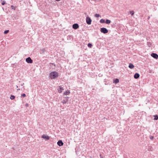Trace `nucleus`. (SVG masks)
I'll list each match as a JSON object with an SVG mask.
<instances>
[{
  "mask_svg": "<svg viewBox=\"0 0 158 158\" xmlns=\"http://www.w3.org/2000/svg\"><path fill=\"white\" fill-rule=\"evenodd\" d=\"M9 32V30H5V31H4V34H6L8 33Z\"/></svg>",
  "mask_w": 158,
  "mask_h": 158,
  "instance_id": "obj_20",
  "label": "nucleus"
},
{
  "mask_svg": "<svg viewBox=\"0 0 158 158\" xmlns=\"http://www.w3.org/2000/svg\"><path fill=\"white\" fill-rule=\"evenodd\" d=\"M111 22L110 20L108 19H106L105 23L107 24H110Z\"/></svg>",
  "mask_w": 158,
  "mask_h": 158,
  "instance_id": "obj_16",
  "label": "nucleus"
},
{
  "mask_svg": "<svg viewBox=\"0 0 158 158\" xmlns=\"http://www.w3.org/2000/svg\"><path fill=\"white\" fill-rule=\"evenodd\" d=\"M63 143L61 140H59L57 142V144L59 146H61L63 145Z\"/></svg>",
  "mask_w": 158,
  "mask_h": 158,
  "instance_id": "obj_10",
  "label": "nucleus"
},
{
  "mask_svg": "<svg viewBox=\"0 0 158 158\" xmlns=\"http://www.w3.org/2000/svg\"><path fill=\"white\" fill-rule=\"evenodd\" d=\"M24 84V83H23L21 85L22 86H23Z\"/></svg>",
  "mask_w": 158,
  "mask_h": 158,
  "instance_id": "obj_32",
  "label": "nucleus"
},
{
  "mask_svg": "<svg viewBox=\"0 0 158 158\" xmlns=\"http://www.w3.org/2000/svg\"><path fill=\"white\" fill-rule=\"evenodd\" d=\"M11 7L12 9H13L14 10L16 9V7L13 5L11 6Z\"/></svg>",
  "mask_w": 158,
  "mask_h": 158,
  "instance_id": "obj_23",
  "label": "nucleus"
},
{
  "mask_svg": "<svg viewBox=\"0 0 158 158\" xmlns=\"http://www.w3.org/2000/svg\"><path fill=\"white\" fill-rule=\"evenodd\" d=\"M50 64L54 65V66H56V65L54 64V63H50Z\"/></svg>",
  "mask_w": 158,
  "mask_h": 158,
  "instance_id": "obj_30",
  "label": "nucleus"
},
{
  "mask_svg": "<svg viewBox=\"0 0 158 158\" xmlns=\"http://www.w3.org/2000/svg\"><path fill=\"white\" fill-rule=\"evenodd\" d=\"M100 158H103V156L102 154H100Z\"/></svg>",
  "mask_w": 158,
  "mask_h": 158,
  "instance_id": "obj_28",
  "label": "nucleus"
},
{
  "mask_svg": "<svg viewBox=\"0 0 158 158\" xmlns=\"http://www.w3.org/2000/svg\"><path fill=\"white\" fill-rule=\"evenodd\" d=\"M139 76L140 75L138 73H136L134 75V77L135 78L137 79L139 77Z\"/></svg>",
  "mask_w": 158,
  "mask_h": 158,
  "instance_id": "obj_12",
  "label": "nucleus"
},
{
  "mask_svg": "<svg viewBox=\"0 0 158 158\" xmlns=\"http://www.w3.org/2000/svg\"><path fill=\"white\" fill-rule=\"evenodd\" d=\"M147 44H148V45L149 47H150L151 46V43H150V42H148Z\"/></svg>",
  "mask_w": 158,
  "mask_h": 158,
  "instance_id": "obj_27",
  "label": "nucleus"
},
{
  "mask_svg": "<svg viewBox=\"0 0 158 158\" xmlns=\"http://www.w3.org/2000/svg\"><path fill=\"white\" fill-rule=\"evenodd\" d=\"M100 31L102 33H103L104 34H106L108 33V30L106 28L102 27L100 29Z\"/></svg>",
  "mask_w": 158,
  "mask_h": 158,
  "instance_id": "obj_2",
  "label": "nucleus"
},
{
  "mask_svg": "<svg viewBox=\"0 0 158 158\" xmlns=\"http://www.w3.org/2000/svg\"><path fill=\"white\" fill-rule=\"evenodd\" d=\"M100 16V15L98 14H96L95 15V16L97 18H98Z\"/></svg>",
  "mask_w": 158,
  "mask_h": 158,
  "instance_id": "obj_24",
  "label": "nucleus"
},
{
  "mask_svg": "<svg viewBox=\"0 0 158 158\" xmlns=\"http://www.w3.org/2000/svg\"><path fill=\"white\" fill-rule=\"evenodd\" d=\"M100 22L101 23H105V21L104 19H102L100 20Z\"/></svg>",
  "mask_w": 158,
  "mask_h": 158,
  "instance_id": "obj_18",
  "label": "nucleus"
},
{
  "mask_svg": "<svg viewBox=\"0 0 158 158\" xmlns=\"http://www.w3.org/2000/svg\"><path fill=\"white\" fill-rule=\"evenodd\" d=\"M16 87H17V88H18V86H16Z\"/></svg>",
  "mask_w": 158,
  "mask_h": 158,
  "instance_id": "obj_34",
  "label": "nucleus"
},
{
  "mask_svg": "<svg viewBox=\"0 0 158 158\" xmlns=\"http://www.w3.org/2000/svg\"><path fill=\"white\" fill-rule=\"evenodd\" d=\"M70 93V91L69 90H66L64 93V94L65 95H69Z\"/></svg>",
  "mask_w": 158,
  "mask_h": 158,
  "instance_id": "obj_15",
  "label": "nucleus"
},
{
  "mask_svg": "<svg viewBox=\"0 0 158 158\" xmlns=\"http://www.w3.org/2000/svg\"><path fill=\"white\" fill-rule=\"evenodd\" d=\"M92 45L91 44V43H89L88 44V46L89 47L91 48L92 46Z\"/></svg>",
  "mask_w": 158,
  "mask_h": 158,
  "instance_id": "obj_22",
  "label": "nucleus"
},
{
  "mask_svg": "<svg viewBox=\"0 0 158 158\" xmlns=\"http://www.w3.org/2000/svg\"><path fill=\"white\" fill-rule=\"evenodd\" d=\"M151 56L153 58L157 59L158 58V55L155 53H152L151 54Z\"/></svg>",
  "mask_w": 158,
  "mask_h": 158,
  "instance_id": "obj_7",
  "label": "nucleus"
},
{
  "mask_svg": "<svg viewBox=\"0 0 158 158\" xmlns=\"http://www.w3.org/2000/svg\"><path fill=\"white\" fill-rule=\"evenodd\" d=\"M40 54H44L45 52H48L47 50L45 48H42L40 50Z\"/></svg>",
  "mask_w": 158,
  "mask_h": 158,
  "instance_id": "obj_8",
  "label": "nucleus"
},
{
  "mask_svg": "<svg viewBox=\"0 0 158 158\" xmlns=\"http://www.w3.org/2000/svg\"><path fill=\"white\" fill-rule=\"evenodd\" d=\"M26 61L28 63L31 64L33 62L32 60L31 59L30 57H28L26 59Z\"/></svg>",
  "mask_w": 158,
  "mask_h": 158,
  "instance_id": "obj_4",
  "label": "nucleus"
},
{
  "mask_svg": "<svg viewBox=\"0 0 158 158\" xmlns=\"http://www.w3.org/2000/svg\"><path fill=\"white\" fill-rule=\"evenodd\" d=\"M17 90H20V89H17Z\"/></svg>",
  "mask_w": 158,
  "mask_h": 158,
  "instance_id": "obj_33",
  "label": "nucleus"
},
{
  "mask_svg": "<svg viewBox=\"0 0 158 158\" xmlns=\"http://www.w3.org/2000/svg\"><path fill=\"white\" fill-rule=\"evenodd\" d=\"M63 89H64L61 86H59L58 88L57 89L58 92L59 93L62 92V90H63Z\"/></svg>",
  "mask_w": 158,
  "mask_h": 158,
  "instance_id": "obj_11",
  "label": "nucleus"
},
{
  "mask_svg": "<svg viewBox=\"0 0 158 158\" xmlns=\"http://www.w3.org/2000/svg\"><path fill=\"white\" fill-rule=\"evenodd\" d=\"M2 5H4L6 3V2L4 0H2Z\"/></svg>",
  "mask_w": 158,
  "mask_h": 158,
  "instance_id": "obj_21",
  "label": "nucleus"
},
{
  "mask_svg": "<svg viewBox=\"0 0 158 158\" xmlns=\"http://www.w3.org/2000/svg\"><path fill=\"white\" fill-rule=\"evenodd\" d=\"M150 138L152 140L153 139L154 137L153 136H151Z\"/></svg>",
  "mask_w": 158,
  "mask_h": 158,
  "instance_id": "obj_29",
  "label": "nucleus"
},
{
  "mask_svg": "<svg viewBox=\"0 0 158 158\" xmlns=\"http://www.w3.org/2000/svg\"><path fill=\"white\" fill-rule=\"evenodd\" d=\"M21 96L23 97H25L26 96V95L24 94H23L21 95Z\"/></svg>",
  "mask_w": 158,
  "mask_h": 158,
  "instance_id": "obj_26",
  "label": "nucleus"
},
{
  "mask_svg": "<svg viewBox=\"0 0 158 158\" xmlns=\"http://www.w3.org/2000/svg\"><path fill=\"white\" fill-rule=\"evenodd\" d=\"M130 13L131 14L132 16H133L134 14V11H130Z\"/></svg>",
  "mask_w": 158,
  "mask_h": 158,
  "instance_id": "obj_25",
  "label": "nucleus"
},
{
  "mask_svg": "<svg viewBox=\"0 0 158 158\" xmlns=\"http://www.w3.org/2000/svg\"><path fill=\"white\" fill-rule=\"evenodd\" d=\"M92 20L88 16L86 18V23L88 25L91 24Z\"/></svg>",
  "mask_w": 158,
  "mask_h": 158,
  "instance_id": "obj_3",
  "label": "nucleus"
},
{
  "mask_svg": "<svg viewBox=\"0 0 158 158\" xmlns=\"http://www.w3.org/2000/svg\"><path fill=\"white\" fill-rule=\"evenodd\" d=\"M42 138L47 140H48L50 139V137L46 135H43L42 136Z\"/></svg>",
  "mask_w": 158,
  "mask_h": 158,
  "instance_id": "obj_9",
  "label": "nucleus"
},
{
  "mask_svg": "<svg viewBox=\"0 0 158 158\" xmlns=\"http://www.w3.org/2000/svg\"><path fill=\"white\" fill-rule=\"evenodd\" d=\"M15 96L14 95H11L10 97V98L11 100L14 99H15Z\"/></svg>",
  "mask_w": 158,
  "mask_h": 158,
  "instance_id": "obj_17",
  "label": "nucleus"
},
{
  "mask_svg": "<svg viewBox=\"0 0 158 158\" xmlns=\"http://www.w3.org/2000/svg\"><path fill=\"white\" fill-rule=\"evenodd\" d=\"M58 73L56 71L52 72L50 73V77L52 79H55L58 77Z\"/></svg>",
  "mask_w": 158,
  "mask_h": 158,
  "instance_id": "obj_1",
  "label": "nucleus"
},
{
  "mask_svg": "<svg viewBox=\"0 0 158 158\" xmlns=\"http://www.w3.org/2000/svg\"><path fill=\"white\" fill-rule=\"evenodd\" d=\"M128 67L131 69H132L134 67V66L133 64L131 63H130L129 64Z\"/></svg>",
  "mask_w": 158,
  "mask_h": 158,
  "instance_id": "obj_13",
  "label": "nucleus"
},
{
  "mask_svg": "<svg viewBox=\"0 0 158 158\" xmlns=\"http://www.w3.org/2000/svg\"><path fill=\"white\" fill-rule=\"evenodd\" d=\"M154 116L155 117V118H154V120H157L158 119V116L157 115Z\"/></svg>",
  "mask_w": 158,
  "mask_h": 158,
  "instance_id": "obj_19",
  "label": "nucleus"
},
{
  "mask_svg": "<svg viewBox=\"0 0 158 158\" xmlns=\"http://www.w3.org/2000/svg\"><path fill=\"white\" fill-rule=\"evenodd\" d=\"M68 99L69 97H66L62 101V103H63L64 104H65L68 101Z\"/></svg>",
  "mask_w": 158,
  "mask_h": 158,
  "instance_id": "obj_5",
  "label": "nucleus"
},
{
  "mask_svg": "<svg viewBox=\"0 0 158 158\" xmlns=\"http://www.w3.org/2000/svg\"><path fill=\"white\" fill-rule=\"evenodd\" d=\"M79 27L78 24L77 23H75L73 25V28L74 29H77Z\"/></svg>",
  "mask_w": 158,
  "mask_h": 158,
  "instance_id": "obj_6",
  "label": "nucleus"
},
{
  "mask_svg": "<svg viewBox=\"0 0 158 158\" xmlns=\"http://www.w3.org/2000/svg\"><path fill=\"white\" fill-rule=\"evenodd\" d=\"M119 82V79L118 78H116L114 79L113 82L115 84H117Z\"/></svg>",
  "mask_w": 158,
  "mask_h": 158,
  "instance_id": "obj_14",
  "label": "nucleus"
},
{
  "mask_svg": "<svg viewBox=\"0 0 158 158\" xmlns=\"http://www.w3.org/2000/svg\"><path fill=\"white\" fill-rule=\"evenodd\" d=\"M150 18V17L149 16H148V20Z\"/></svg>",
  "mask_w": 158,
  "mask_h": 158,
  "instance_id": "obj_31",
  "label": "nucleus"
}]
</instances>
